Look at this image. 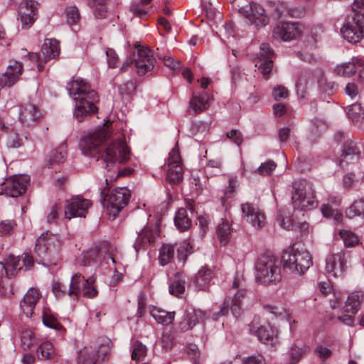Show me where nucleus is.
I'll return each instance as SVG.
<instances>
[{
  "label": "nucleus",
  "instance_id": "obj_1",
  "mask_svg": "<svg viewBox=\"0 0 364 364\" xmlns=\"http://www.w3.org/2000/svg\"><path fill=\"white\" fill-rule=\"evenodd\" d=\"M111 134L107 127H102L90 133L80 141V148L85 156L101 159L105 167L109 169L116 164H123L130 159V150L122 139H114L109 144H105Z\"/></svg>",
  "mask_w": 364,
  "mask_h": 364
},
{
  "label": "nucleus",
  "instance_id": "obj_2",
  "mask_svg": "<svg viewBox=\"0 0 364 364\" xmlns=\"http://www.w3.org/2000/svg\"><path fill=\"white\" fill-rule=\"evenodd\" d=\"M67 89L75 101L73 116L77 121L82 122L97 111L98 95L86 80L77 77L68 84Z\"/></svg>",
  "mask_w": 364,
  "mask_h": 364
},
{
  "label": "nucleus",
  "instance_id": "obj_3",
  "mask_svg": "<svg viewBox=\"0 0 364 364\" xmlns=\"http://www.w3.org/2000/svg\"><path fill=\"white\" fill-rule=\"evenodd\" d=\"M255 279L264 284L276 283L281 279L279 260L272 255H263L255 262Z\"/></svg>",
  "mask_w": 364,
  "mask_h": 364
},
{
  "label": "nucleus",
  "instance_id": "obj_4",
  "mask_svg": "<svg viewBox=\"0 0 364 364\" xmlns=\"http://www.w3.org/2000/svg\"><path fill=\"white\" fill-rule=\"evenodd\" d=\"M284 268L290 272L303 274L313 264L309 252L294 245L282 256Z\"/></svg>",
  "mask_w": 364,
  "mask_h": 364
},
{
  "label": "nucleus",
  "instance_id": "obj_5",
  "mask_svg": "<svg viewBox=\"0 0 364 364\" xmlns=\"http://www.w3.org/2000/svg\"><path fill=\"white\" fill-rule=\"evenodd\" d=\"M291 203L296 210H311L318 205L312 186L306 182L296 181L293 183Z\"/></svg>",
  "mask_w": 364,
  "mask_h": 364
},
{
  "label": "nucleus",
  "instance_id": "obj_6",
  "mask_svg": "<svg viewBox=\"0 0 364 364\" xmlns=\"http://www.w3.org/2000/svg\"><path fill=\"white\" fill-rule=\"evenodd\" d=\"M131 197L130 191L126 187L114 189L102 198V204L107 210L109 220L116 218L119 213L127 205Z\"/></svg>",
  "mask_w": 364,
  "mask_h": 364
},
{
  "label": "nucleus",
  "instance_id": "obj_7",
  "mask_svg": "<svg viewBox=\"0 0 364 364\" xmlns=\"http://www.w3.org/2000/svg\"><path fill=\"white\" fill-rule=\"evenodd\" d=\"M61 247V242L57 235L49 231L42 233L36 240L35 251L40 257L46 255L55 258L58 256Z\"/></svg>",
  "mask_w": 364,
  "mask_h": 364
},
{
  "label": "nucleus",
  "instance_id": "obj_8",
  "mask_svg": "<svg viewBox=\"0 0 364 364\" xmlns=\"http://www.w3.org/2000/svg\"><path fill=\"white\" fill-rule=\"evenodd\" d=\"M68 294L76 299L80 294L90 299L95 297L97 295V291L94 285V279L92 277L85 279L80 273L74 274L70 280Z\"/></svg>",
  "mask_w": 364,
  "mask_h": 364
},
{
  "label": "nucleus",
  "instance_id": "obj_9",
  "mask_svg": "<svg viewBox=\"0 0 364 364\" xmlns=\"http://www.w3.org/2000/svg\"><path fill=\"white\" fill-rule=\"evenodd\" d=\"M343 38L351 43H357L364 38V15L354 14L341 28Z\"/></svg>",
  "mask_w": 364,
  "mask_h": 364
},
{
  "label": "nucleus",
  "instance_id": "obj_10",
  "mask_svg": "<svg viewBox=\"0 0 364 364\" xmlns=\"http://www.w3.org/2000/svg\"><path fill=\"white\" fill-rule=\"evenodd\" d=\"M183 176L181 158L178 145L176 144L168 154L166 179L171 184H178L183 181Z\"/></svg>",
  "mask_w": 364,
  "mask_h": 364
},
{
  "label": "nucleus",
  "instance_id": "obj_11",
  "mask_svg": "<svg viewBox=\"0 0 364 364\" xmlns=\"http://www.w3.org/2000/svg\"><path fill=\"white\" fill-rule=\"evenodd\" d=\"M304 26L295 22H279L273 30V37L282 41H290L299 38L304 31Z\"/></svg>",
  "mask_w": 364,
  "mask_h": 364
},
{
  "label": "nucleus",
  "instance_id": "obj_12",
  "mask_svg": "<svg viewBox=\"0 0 364 364\" xmlns=\"http://www.w3.org/2000/svg\"><path fill=\"white\" fill-rule=\"evenodd\" d=\"M156 63L153 51L148 48L139 47L134 55V64L136 73L144 75L154 68Z\"/></svg>",
  "mask_w": 364,
  "mask_h": 364
},
{
  "label": "nucleus",
  "instance_id": "obj_13",
  "mask_svg": "<svg viewBox=\"0 0 364 364\" xmlns=\"http://www.w3.org/2000/svg\"><path fill=\"white\" fill-rule=\"evenodd\" d=\"M92 203L81 197H74L66 202L64 208V216L70 220L72 218H85Z\"/></svg>",
  "mask_w": 364,
  "mask_h": 364
},
{
  "label": "nucleus",
  "instance_id": "obj_14",
  "mask_svg": "<svg viewBox=\"0 0 364 364\" xmlns=\"http://www.w3.org/2000/svg\"><path fill=\"white\" fill-rule=\"evenodd\" d=\"M346 269V259L344 252L332 253L326 257L325 270L329 277H341Z\"/></svg>",
  "mask_w": 364,
  "mask_h": 364
},
{
  "label": "nucleus",
  "instance_id": "obj_15",
  "mask_svg": "<svg viewBox=\"0 0 364 364\" xmlns=\"http://www.w3.org/2000/svg\"><path fill=\"white\" fill-rule=\"evenodd\" d=\"M159 235L157 226L146 225L139 233L133 245L136 252L146 250L155 245L156 238Z\"/></svg>",
  "mask_w": 364,
  "mask_h": 364
},
{
  "label": "nucleus",
  "instance_id": "obj_16",
  "mask_svg": "<svg viewBox=\"0 0 364 364\" xmlns=\"http://www.w3.org/2000/svg\"><path fill=\"white\" fill-rule=\"evenodd\" d=\"M29 183V178L25 175L13 176L8 178L0 194L16 198L22 195Z\"/></svg>",
  "mask_w": 364,
  "mask_h": 364
},
{
  "label": "nucleus",
  "instance_id": "obj_17",
  "mask_svg": "<svg viewBox=\"0 0 364 364\" xmlns=\"http://www.w3.org/2000/svg\"><path fill=\"white\" fill-rule=\"evenodd\" d=\"M241 210L246 221L256 230H259L266 225V216L258 207L249 203H242Z\"/></svg>",
  "mask_w": 364,
  "mask_h": 364
},
{
  "label": "nucleus",
  "instance_id": "obj_18",
  "mask_svg": "<svg viewBox=\"0 0 364 364\" xmlns=\"http://www.w3.org/2000/svg\"><path fill=\"white\" fill-rule=\"evenodd\" d=\"M38 3L33 0H24L19 6L22 28L27 29L37 18Z\"/></svg>",
  "mask_w": 364,
  "mask_h": 364
},
{
  "label": "nucleus",
  "instance_id": "obj_19",
  "mask_svg": "<svg viewBox=\"0 0 364 364\" xmlns=\"http://www.w3.org/2000/svg\"><path fill=\"white\" fill-rule=\"evenodd\" d=\"M240 12L252 24L262 26L268 23L264 8L257 4H251L249 9L242 7Z\"/></svg>",
  "mask_w": 364,
  "mask_h": 364
},
{
  "label": "nucleus",
  "instance_id": "obj_20",
  "mask_svg": "<svg viewBox=\"0 0 364 364\" xmlns=\"http://www.w3.org/2000/svg\"><path fill=\"white\" fill-rule=\"evenodd\" d=\"M273 55L274 53L267 43L260 45V53L255 66L258 67L264 76H267L272 70Z\"/></svg>",
  "mask_w": 364,
  "mask_h": 364
},
{
  "label": "nucleus",
  "instance_id": "obj_21",
  "mask_svg": "<svg viewBox=\"0 0 364 364\" xmlns=\"http://www.w3.org/2000/svg\"><path fill=\"white\" fill-rule=\"evenodd\" d=\"M255 334L264 344L276 346L279 343L278 331L269 323L263 324L257 328Z\"/></svg>",
  "mask_w": 364,
  "mask_h": 364
},
{
  "label": "nucleus",
  "instance_id": "obj_22",
  "mask_svg": "<svg viewBox=\"0 0 364 364\" xmlns=\"http://www.w3.org/2000/svg\"><path fill=\"white\" fill-rule=\"evenodd\" d=\"M41 297L40 291L33 287L30 288L24 295L20 302V307L27 318H31L33 316V310Z\"/></svg>",
  "mask_w": 364,
  "mask_h": 364
},
{
  "label": "nucleus",
  "instance_id": "obj_23",
  "mask_svg": "<svg viewBox=\"0 0 364 364\" xmlns=\"http://www.w3.org/2000/svg\"><path fill=\"white\" fill-rule=\"evenodd\" d=\"M42 110L36 105L27 103L21 106L19 119L27 125H33L43 117Z\"/></svg>",
  "mask_w": 364,
  "mask_h": 364
},
{
  "label": "nucleus",
  "instance_id": "obj_24",
  "mask_svg": "<svg viewBox=\"0 0 364 364\" xmlns=\"http://www.w3.org/2000/svg\"><path fill=\"white\" fill-rule=\"evenodd\" d=\"M22 72V64L17 60H11L6 70L0 76L1 83L8 87L14 85L18 80Z\"/></svg>",
  "mask_w": 364,
  "mask_h": 364
},
{
  "label": "nucleus",
  "instance_id": "obj_25",
  "mask_svg": "<svg viewBox=\"0 0 364 364\" xmlns=\"http://www.w3.org/2000/svg\"><path fill=\"white\" fill-rule=\"evenodd\" d=\"M245 291L240 289L235 294L234 298L230 300L226 298L220 308L219 314L225 316L228 314L229 309H230L232 315L237 318L240 314L241 301L245 296Z\"/></svg>",
  "mask_w": 364,
  "mask_h": 364
},
{
  "label": "nucleus",
  "instance_id": "obj_26",
  "mask_svg": "<svg viewBox=\"0 0 364 364\" xmlns=\"http://www.w3.org/2000/svg\"><path fill=\"white\" fill-rule=\"evenodd\" d=\"M67 154L66 146L61 144L56 149L52 150L48 156L46 166L53 169L55 173L60 171V165L65 161Z\"/></svg>",
  "mask_w": 364,
  "mask_h": 364
},
{
  "label": "nucleus",
  "instance_id": "obj_27",
  "mask_svg": "<svg viewBox=\"0 0 364 364\" xmlns=\"http://www.w3.org/2000/svg\"><path fill=\"white\" fill-rule=\"evenodd\" d=\"M364 66V60L361 58L353 57L351 61L338 65L335 69V73L341 76L350 77L355 73L360 68Z\"/></svg>",
  "mask_w": 364,
  "mask_h": 364
},
{
  "label": "nucleus",
  "instance_id": "obj_28",
  "mask_svg": "<svg viewBox=\"0 0 364 364\" xmlns=\"http://www.w3.org/2000/svg\"><path fill=\"white\" fill-rule=\"evenodd\" d=\"M104 253L106 254L104 256L105 262L109 264V261H111L114 266V272L124 267L125 262L124 255L116 247L111 245H107Z\"/></svg>",
  "mask_w": 364,
  "mask_h": 364
},
{
  "label": "nucleus",
  "instance_id": "obj_29",
  "mask_svg": "<svg viewBox=\"0 0 364 364\" xmlns=\"http://www.w3.org/2000/svg\"><path fill=\"white\" fill-rule=\"evenodd\" d=\"M109 353V348L108 346H101L98 351L85 350L83 353L80 352L78 364H96L97 358L102 355V359L105 360Z\"/></svg>",
  "mask_w": 364,
  "mask_h": 364
},
{
  "label": "nucleus",
  "instance_id": "obj_30",
  "mask_svg": "<svg viewBox=\"0 0 364 364\" xmlns=\"http://www.w3.org/2000/svg\"><path fill=\"white\" fill-rule=\"evenodd\" d=\"M213 277V271L207 267H203L194 276L192 281L199 290H205L209 286Z\"/></svg>",
  "mask_w": 364,
  "mask_h": 364
},
{
  "label": "nucleus",
  "instance_id": "obj_31",
  "mask_svg": "<svg viewBox=\"0 0 364 364\" xmlns=\"http://www.w3.org/2000/svg\"><path fill=\"white\" fill-rule=\"evenodd\" d=\"M364 293L361 291L351 292L345 302L344 311L355 314L358 311L361 303L363 301Z\"/></svg>",
  "mask_w": 364,
  "mask_h": 364
},
{
  "label": "nucleus",
  "instance_id": "obj_32",
  "mask_svg": "<svg viewBox=\"0 0 364 364\" xmlns=\"http://www.w3.org/2000/svg\"><path fill=\"white\" fill-rule=\"evenodd\" d=\"M60 53L59 41L55 39H46L42 47L44 63L55 58Z\"/></svg>",
  "mask_w": 364,
  "mask_h": 364
},
{
  "label": "nucleus",
  "instance_id": "obj_33",
  "mask_svg": "<svg viewBox=\"0 0 364 364\" xmlns=\"http://www.w3.org/2000/svg\"><path fill=\"white\" fill-rule=\"evenodd\" d=\"M210 97L207 93L194 94L190 100V107L196 113H200L209 107Z\"/></svg>",
  "mask_w": 364,
  "mask_h": 364
},
{
  "label": "nucleus",
  "instance_id": "obj_34",
  "mask_svg": "<svg viewBox=\"0 0 364 364\" xmlns=\"http://www.w3.org/2000/svg\"><path fill=\"white\" fill-rule=\"evenodd\" d=\"M150 314L156 322L162 325H169L172 323L175 317L174 311L168 312L155 306L151 308Z\"/></svg>",
  "mask_w": 364,
  "mask_h": 364
},
{
  "label": "nucleus",
  "instance_id": "obj_35",
  "mask_svg": "<svg viewBox=\"0 0 364 364\" xmlns=\"http://www.w3.org/2000/svg\"><path fill=\"white\" fill-rule=\"evenodd\" d=\"M186 276L183 273H177L173 282L169 284L168 291L171 294L181 297L185 292Z\"/></svg>",
  "mask_w": 364,
  "mask_h": 364
},
{
  "label": "nucleus",
  "instance_id": "obj_36",
  "mask_svg": "<svg viewBox=\"0 0 364 364\" xmlns=\"http://www.w3.org/2000/svg\"><path fill=\"white\" fill-rule=\"evenodd\" d=\"M3 263L8 278L14 277L16 272L23 268V262L19 257L9 255Z\"/></svg>",
  "mask_w": 364,
  "mask_h": 364
},
{
  "label": "nucleus",
  "instance_id": "obj_37",
  "mask_svg": "<svg viewBox=\"0 0 364 364\" xmlns=\"http://www.w3.org/2000/svg\"><path fill=\"white\" fill-rule=\"evenodd\" d=\"M174 223L177 229L181 232L186 231L191 227V220L188 217L186 208H181L178 209L174 218Z\"/></svg>",
  "mask_w": 364,
  "mask_h": 364
},
{
  "label": "nucleus",
  "instance_id": "obj_38",
  "mask_svg": "<svg viewBox=\"0 0 364 364\" xmlns=\"http://www.w3.org/2000/svg\"><path fill=\"white\" fill-rule=\"evenodd\" d=\"M175 249L173 245L170 244H164L159 250V262L160 265L165 266L168 264L173 258Z\"/></svg>",
  "mask_w": 364,
  "mask_h": 364
},
{
  "label": "nucleus",
  "instance_id": "obj_39",
  "mask_svg": "<svg viewBox=\"0 0 364 364\" xmlns=\"http://www.w3.org/2000/svg\"><path fill=\"white\" fill-rule=\"evenodd\" d=\"M55 354L53 345L50 341L41 343L37 350V357L41 360L52 359Z\"/></svg>",
  "mask_w": 364,
  "mask_h": 364
},
{
  "label": "nucleus",
  "instance_id": "obj_40",
  "mask_svg": "<svg viewBox=\"0 0 364 364\" xmlns=\"http://www.w3.org/2000/svg\"><path fill=\"white\" fill-rule=\"evenodd\" d=\"M21 345L25 349H29L37 343V338L31 329H23L20 336Z\"/></svg>",
  "mask_w": 364,
  "mask_h": 364
},
{
  "label": "nucleus",
  "instance_id": "obj_41",
  "mask_svg": "<svg viewBox=\"0 0 364 364\" xmlns=\"http://www.w3.org/2000/svg\"><path fill=\"white\" fill-rule=\"evenodd\" d=\"M186 315L189 324L183 326V331L193 328L197 323L203 321L205 318V314L200 310H194L193 312L188 313Z\"/></svg>",
  "mask_w": 364,
  "mask_h": 364
},
{
  "label": "nucleus",
  "instance_id": "obj_42",
  "mask_svg": "<svg viewBox=\"0 0 364 364\" xmlns=\"http://www.w3.org/2000/svg\"><path fill=\"white\" fill-rule=\"evenodd\" d=\"M217 235L223 245L228 243L230 236V225L227 221H223L217 228Z\"/></svg>",
  "mask_w": 364,
  "mask_h": 364
},
{
  "label": "nucleus",
  "instance_id": "obj_43",
  "mask_svg": "<svg viewBox=\"0 0 364 364\" xmlns=\"http://www.w3.org/2000/svg\"><path fill=\"white\" fill-rule=\"evenodd\" d=\"M338 235L346 247H353L359 243L358 237L350 230H340Z\"/></svg>",
  "mask_w": 364,
  "mask_h": 364
},
{
  "label": "nucleus",
  "instance_id": "obj_44",
  "mask_svg": "<svg viewBox=\"0 0 364 364\" xmlns=\"http://www.w3.org/2000/svg\"><path fill=\"white\" fill-rule=\"evenodd\" d=\"M363 214H364L363 198L355 200L346 211V215L349 218H353L355 216H360Z\"/></svg>",
  "mask_w": 364,
  "mask_h": 364
},
{
  "label": "nucleus",
  "instance_id": "obj_45",
  "mask_svg": "<svg viewBox=\"0 0 364 364\" xmlns=\"http://www.w3.org/2000/svg\"><path fill=\"white\" fill-rule=\"evenodd\" d=\"M107 0H88L89 6L94 9L95 15L97 18H104L107 13Z\"/></svg>",
  "mask_w": 364,
  "mask_h": 364
},
{
  "label": "nucleus",
  "instance_id": "obj_46",
  "mask_svg": "<svg viewBox=\"0 0 364 364\" xmlns=\"http://www.w3.org/2000/svg\"><path fill=\"white\" fill-rule=\"evenodd\" d=\"M348 116L353 123H357L363 119L364 117V111L360 105L355 103L349 106Z\"/></svg>",
  "mask_w": 364,
  "mask_h": 364
},
{
  "label": "nucleus",
  "instance_id": "obj_47",
  "mask_svg": "<svg viewBox=\"0 0 364 364\" xmlns=\"http://www.w3.org/2000/svg\"><path fill=\"white\" fill-rule=\"evenodd\" d=\"M321 213L326 218H333L337 223L343 220V215L336 209H333L329 204H323L321 207Z\"/></svg>",
  "mask_w": 364,
  "mask_h": 364
},
{
  "label": "nucleus",
  "instance_id": "obj_48",
  "mask_svg": "<svg viewBox=\"0 0 364 364\" xmlns=\"http://www.w3.org/2000/svg\"><path fill=\"white\" fill-rule=\"evenodd\" d=\"M146 348L139 341H136L132 345V359L139 361L144 358L146 355Z\"/></svg>",
  "mask_w": 364,
  "mask_h": 364
},
{
  "label": "nucleus",
  "instance_id": "obj_49",
  "mask_svg": "<svg viewBox=\"0 0 364 364\" xmlns=\"http://www.w3.org/2000/svg\"><path fill=\"white\" fill-rule=\"evenodd\" d=\"M104 253L102 249L100 252L97 249H91L82 253V263L84 266L90 265L92 262H97L99 254Z\"/></svg>",
  "mask_w": 364,
  "mask_h": 364
},
{
  "label": "nucleus",
  "instance_id": "obj_50",
  "mask_svg": "<svg viewBox=\"0 0 364 364\" xmlns=\"http://www.w3.org/2000/svg\"><path fill=\"white\" fill-rule=\"evenodd\" d=\"M67 22L70 25L76 24L80 20V11L77 6H70L66 9Z\"/></svg>",
  "mask_w": 364,
  "mask_h": 364
},
{
  "label": "nucleus",
  "instance_id": "obj_51",
  "mask_svg": "<svg viewBox=\"0 0 364 364\" xmlns=\"http://www.w3.org/2000/svg\"><path fill=\"white\" fill-rule=\"evenodd\" d=\"M43 324L50 328L57 331L63 330V326L57 321L55 318H54L51 315L43 314Z\"/></svg>",
  "mask_w": 364,
  "mask_h": 364
},
{
  "label": "nucleus",
  "instance_id": "obj_52",
  "mask_svg": "<svg viewBox=\"0 0 364 364\" xmlns=\"http://www.w3.org/2000/svg\"><path fill=\"white\" fill-rule=\"evenodd\" d=\"M307 351V348H301L296 346H291L289 350V355L291 362L294 363L298 362Z\"/></svg>",
  "mask_w": 364,
  "mask_h": 364
},
{
  "label": "nucleus",
  "instance_id": "obj_53",
  "mask_svg": "<svg viewBox=\"0 0 364 364\" xmlns=\"http://www.w3.org/2000/svg\"><path fill=\"white\" fill-rule=\"evenodd\" d=\"M16 226V224L14 220H6L1 221L0 223V235H10Z\"/></svg>",
  "mask_w": 364,
  "mask_h": 364
},
{
  "label": "nucleus",
  "instance_id": "obj_54",
  "mask_svg": "<svg viewBox=\"0 0 364 364\" xmlns=\"http://www.w3.org/2000/svg\"><path fill=\"white\" fill-rule=\"evenodd\" d=\"M277 220L279 225L285 230H293L296 227L293 219L291 217H284L282 213H279Z\"/></svg>",
  "mask_w": 364,
  "mask_h": 364
},
{
  "label": "nucleus",
  "instance_id": "obj_55",
  "mask_svg": "<svg viewBox=\"0 0 364 364\" xmlns=\"http://www.w3.org/2000/svg\"><path fill=\"white\" fill-rule=\"evenodd\" d=\"M191 246L190 243L186 240L183 241L178 248V259L185 261L186 259L187 255L191 252Z\"/></svg>",
  "mask_w": 364,
  "mask_h": 364
},
{
  "label": "nucleus",
  "instance_id": "obj_56",
  "mask_svg": "<svg viewBox=\"0 0 364 364\" xmlns=\"http://www.w3.org/2000/svg\"><path fill=\"white\" fill-rule=\"evenodd\" d=\"M275 168V163L272 161H269L262 164L256 170V171L262 175H269L272 173Z\"/></svg>",
  "mask_w": 364,
  "mask_h": 364
},
{
  "label": "nucleus",
  "instance_id": "obj_57",
  "mask_svg": "<svg viewBox=\"0 0 364 364\" xmlns=\"http://www.w3.org/2000/svg\"><path fill=\"white\" fill-rule=\"evenodd\" d=\"M359 149L353 141H348L343 145V155L345 157L358 155Z\"/></svg>",
  "mask_w": 364,
  "mask_h": 364
},
{
  "label": "nucleus",
  "instance_id": "obj_58",
  "mask_svg": "<svg viewBox=\"0 0 364 364\" xmlns=\"http://www.w3.org/2000/svg\"><path fill=\"white\" fill-rule=\"evenodd\" d=\"M23 137L20 136L17 133L11 132L7 139L8 146L13 148L19 147L23 144Z\"/></svg>",
  "mask_w": 364,
  "mask_h": 364
},
{
  "label": "nucleus",
  "instance_id": "obj_59",
  "mask_svg": "<svg viewBox=\"0 0 364 364\" xmlns=\"http://www.w3.org/2000/svg\"><path fill=\"white\" fill-rule=\"evenodd\" d=\"M61 210L60 206L58 205H53L48 213L46 220L48 223H56L59 213Z\"/></svg>",
  "mask_w": 364,
  "mask_h": 364
},
{
  "label": "nucleus",
  "instance_id": "obj_60",
  "mask_svg": "<svg viewBox=\"0 0 364 364\" xmlns=\"http://www.w3.org/2000/svg\"><path fill=\"white\" fill-rule=\"evenodd\" d=\"M238 186V181L237 176H230L229 178V185L225 192V196L227 198H231Z\"/></svg>",
  "mask_w": 364,
  "mask_h": 364
},
{
  "label": "nucleus",
  "instance_id": "obj_61",
  "mask_svg": "<svg viewBox=\"0 0 364 364\" xmlns=\"http://www.w3.org/2000/svg\"><path fill=\"white\" fill-rule=\"evenodd\" d=\"M52 291L55 296L58 298L65 296L67 293L68 294L66 287L60 282H54L53 283Z\"/></svg>",
  "mask_w": 364,
  "mask_h": 364
},
{
  "label": "nucleus",
  "instance_id": "obj_62",
  "mask_svg": "<svg viewBox=\"0 0 364 364\" xmlns=\"http://www.w3.org/2000/svg\"><path fill=\"white\" fill-rule=\"evenodd\" d=\"M272 96L276 100L284 99L288 97V90L282 85H278L274 88Z\"/></svg>",
  "mask_w": 364,
  "mask_h": 364
},
{
  "label": "nucleus",
  "instance_id": "obj_63",
  "mask_svg": "<svg viewBox=\"0 0 364 364\" xmlns=\"http://www.w3.org/2000/svg\"><path fill=\"white\" fill-rule=\"evenodd\" d=\"M106 55L109 67L116 68L118 63V56L115 50L112 48H109L106 50Z\"/></svg>",
  "mask_w": 364,
  "mask_h": 364
},
{
  "label": "nucleus",
  "instance_id": "obj_64",
  "mask_svg": "<svg viewBox=\"0 0 364 364\" xmlns=\"http://www.w3.org/2000/svg\"><path fill=\"white\" fill-rule=\"evenodd\" d=\"M243 364H265L264 358L261 355L250 356L242 360Z\"/></svg>",
  "mask_w": 364,
  "mask_h": 364
}]
</instances>
